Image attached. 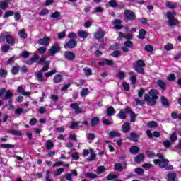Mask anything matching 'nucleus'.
<instances>
[{
    "label": "nucleus",
    "mask_w": 181,
    "mask_h": 181,
    "mask_svg": "<svg viewBox=\"0 0 181 181\" xmlns=\"http://www.w3.org/2000/svg\"><path fill=\"white\" fill-rule=\"evenodd\" d=\"M159 91L156 89H151L148 91V94L146 93L144 95V100L147 103V105L153 107L156 105V103L159 97L158 96Z\"/></svg>",
    "instance_id": "f257e3e1"
},
{
    "label": "nucleus",
    "mask_w": 181,
    "mask_h": 181,
    "mask_svg": "<svg viewBox=\"0 0 181 181\" xmlns=\"http://www.w3.org/2000/svg\"><path fill=\"white\" fill-rule=\"evenodd\" d=\"M176 15H177L176 12H166L165 16L167 19H168V26H170V28H172L173 26H176L177 25H179V23H180V21L175 18Z\"/></svg>",
    "instance_id": "f03ea898"
},
{
    "label": "nucleus",
    "mask_w": 181,
    "mask_h": 181,
    "mask_svg": "<svg viewBox=\"0 0 181 181\" xmlns=\"http://www.w3.org/2000/svg\"><path fill=\"white\" fill-rule=\"evenodd\" d=\"M4 95L3 100L8 101V100H11L13 97V93L11 90H6L5 88H0V98H2Z\"/></svg>",
    "instance_id": "7ed1b4c3"
},
{
    "label": "nucleus",
    "mask_w": 181,
    "mask_h": 181,
    "mask_svg": "<svg viewBox=\"0 0 181 181\" xmlns=\"http://www.w3.org/2000/svg\"><path fill=\"white\" fill-rule=\"evenodd\" d=\"M136 19V15L132 10H125L124 11V22L128 23L129 21H135Z\"/></svg>",
    "instance_id": "20e7f679"
},
{
    "label": "nucleus",
    "mask_w": 181,
    "mask_h": 181,
    "mask_svg": "<svg viewBox=\"0 0 181 181\" xmlns=\"http://www.w3.org/2000/svg\"><path fill=\"white\" fill-rule=\"evenodd\" d=\"M169 165V160L166 158L160 159L159 168L161 169H163V168H165V170H173V166L172 165Z\"/></svg>",
    "instance_id": "39448f33"
},
{
    "label": "nucleus",
    "mask_w": 181,
    "mask_h": 181,
    "mask_svg": "<svg viewBox=\"0 0 181 181\" xmlns=\"http://www.w3.org/2000/svg\"><path fill=\"white\" fill-rule=\"evenodd\" d=\"M60 50V45L58 43H54L52 47L49 49V54L51 56H54V54H57Z\"/></svg>",
    "instance_id": "423d86ee"
},
{
    "label": "nucleus",
    "mask_w": 181,
    "mask_h": 181,
    "mask_svg": "<svg viewBox=\"0 0 181 181\" xmlns=\"http://www.w3.org/2000/svg\"><path fill=\"white\" fill-rule=\"evenodd\" d=\"M51 40L50 37L45 36L43 38H40L38 40V45L47 47L50 44Z\"/></svg>",
    "instance_id": "0eeeda50"
},
{
    "label": "nucleus",
    "mask_w": 181,
    "mask_h": 181,
    "mask_svg": "<svg viewBox=\"0 0 181 181\" xmlns=\"http://www.w3.org/2000/svg\"><path fill=\"white\" fill-rule=\"evenodd\" d=\"M106 34L107 33L104 30L100 29L94 33V37L96 39V40H100L103 39Z\"/></svg>",
    "instance_id": "6e6552de"
},
{
    "label": "nucleus",
    "mask_w": 181,
    "mask_h": 181,
    "mask_svg": "<svg viewBox=\"0 0 181 181\" xmlns=\"http://www.w3.org/2000/svg\"><path fill=\"white\" fill-rule=\"evenodd\" d=\"M64 56L65 59H66V60H69V62H73V60H74V59H76V54H74V52H71L70 51H66L64 53Z\"/></svg>",
    "instance_id": "1a4fd4ad"
},
{
    "label": "nucleus",
    "mask_w": 181,
    "mask_h": 181,
    "mask_svg": "<svg viewBox=\"0 0 181 181\" xmlns=\"http://www.w3.org/2000/svg\"><path fill=\"white\" fill-rule=\"evenodd\" d=\"M122 21L121 19H115L112 22V24L115 26V29H117V30H121V29H124V25H122Z\"/></svg>",
    "instance_id": "9d476101"
},
{
    "label": "nucleus",
    "mask_w": 181,
    "mask_h": 181,
    "mask_svg": "<svg viewBox=\"0 0 181 181\" xmlns=\"http://www.w3.org/2000/svg\"><path fill=\"white\" fill-rule=\"evenodd\" d=\"M123 163H124V166L122 167L121 163H116L115 164V170H117V172H122V170H124V169H127V166H128V164L127 163V161H124Z\"/></svg>",
    "instance_id": "9b49d317"
},
{
    "label": "nucleus",
    "mask_w": 181,
    "mask_h": 181,
    "mask_svg": "<svg viewBox=\"0 0 181 181\" xmlns=\"http://www.w3.org/2000/svg\"><path fill=\"white\" fill-rule=\"evenodd\" d=\"M77 47V41L76 40H70L65 45V49H74Z\"/></svg>",
    "instance_id": "f8f14e48"
},
{
    "label": "nucleus",
    "mask_w": 181,
    "mask_h": 181,
    "mask_svg": "<svg viewBox=\"0 0 181 181\" xmlns=\"http://www.w3.org/2000/svg\"><path fill=\"white\" fill-rule=\"evenodd\" d=\"M70 107L75 110L76 114H81L83 109L80 108V105L77 103H71Z\"/></svg>",
    "instance_id": "ddd939ff"
},
{
    "label": "nucleus",
    "mask_w": 181,
    "mask_h": 181,
    "mask_svg": "<svg viewBox=\"0 0 181 181\" xmlns=\"http://www.w3.org/2000/svg\"><path fill=\"white\" fill-rule=\"evenodd\" d=\"M144 159H145V154L139 153L134 158V162L136 163H141V162H144Z\"/></svg>",
    "instance_id": "4468645a"
},
{
    "label": "nucleus",
    "mask_w": 181,
    "mask_h": 181,
    "mask_svg": "<svg viewBox=\"0 0 181 181\" xmlns=\"http://www.w3.org/2000/svg\"><path fill=\"white\" fill-rule=\"evenodd\" d=\"M39 60V55L37 54H34L30 59H29L27 62V64H28L29 66L33 64V63H36V62H37Z\"/></svg>",
    "instance_id": "2eb2a0df"
},
{
    "label": "nucleus",
    "mask_w": 181,
    "mask_h": 181,
    "mask_svg": "<svg viewBox=\"0 0 181 181\" xmlns=\"http://www.w3.org/2000/svg\"><path fill=\"white\" fill-rule=\"evenodd\" d=\"M6 42L8 45L13 46V45H15V38H13V35H7L6 38Z\"/></svg>",
    "instance_id": "dca6fc26"
},
{
    "label": "nucleus",
    "mask_w": 181,
    "mask_h": 181,
    "mask_svg": "<svg viewBox=\"0 0 181 181\" xmlns=\"http://www.w3.org/2000/svg\"><path fill=\"white\" fill-rule=\"evenodd\" d=\"M53 81L55 84H59V83H62V81H63V76H62V74H60L55 75L53 78Z\"/></svg>",
    "instance_id": "f3484780"
},
{
    "label": "nucleus",
    "mask_w": 181,
    "mask_h": 181,
    "mask_svg": "<svg viewBox=\"0 0 181 181\" xmlns=\"http://www.w3.org/2000/svg\"><path fill=\"white\" fill-rule=\"evenodd\" d=\"M160 101L163 107H168L170 105V103H169V100L165 96L160 97Z\"/></svg>",
    "instance_id": "a211bd4d"
},
{
    "label": "nucleus",
    "mask_w": 181,
    "mask_h": 181,
    "mask_svg": "<svg viewBox=\"0 0 181 181\" xmlns=\"http://www.w3.org/2000/svg\"><path fill=\"white\" fill-rule=\"evenodd\" d=\"M90 127H97L100 124V118L94 117L90 119Z\"/></svg>",
    "instance_id": "6ab92c4d"
},
{
    "label": "nucleus",
    "mask_w": 181,
    "mask_h": 181,
    "mask_svg": "<svg viewBox=\"0 0 181 181\" xmlns=\"http://www.w3.org/2000/svg\"><path fill=\"white\" fill-rule=\"evenodd\" d=\"M122 129L124 134H127V132H129V131H131V126H129V123H124L123 125L122 126Z\"/></svg>",
    "instance_id": "aec40b11"
},
{
    "label": "nucleus",
    "mask_w": 181,
    "mask_h": 181,
    "mask_svg": "<svg viewBox=\"0 0 181 181\" xmlns=\"http://www.w3.org/2000/svg\"><path fill=\"white\" fill-rule=\"evenodd\" d=\"M157 85L160 88H161L163 90H166V83L163 81L162 79H159L157 81Z\"/></svg>",
    "instance_id": "412c9836"
},
{
    "label": "nucleus",
    "mask_w": 181,
    "mask_h": 181,
    "mask_svg": "<svg viewBox=\"0 0 181 181\" xmlns=\"http://www.w3.org/2000/svg\"><path fill=\"white\" fill-rule=\"evenodd\" d=\"M146 36V30L145 29H140L139 31V35L137 36L138 39L144 40Z\"/></svg>",
    "instance_id": "4be33fe9"
},
{
    "label": "nucleus",
    "mask_w": 181,
    "mask_h": 181,
    "mask_svg": "<svg viewBox=\"0 0 181 181\" xmlns=\"http://www.w3.org/2000/svg\"><path fill=\"white\" fill-rule=\"evenodd\" d=\"M129 152H131L132 155H136V153H139V147L132 146L129 148Z\"/></svg>",
    "instance_id": "5701e85b"
},
{
    "label": "nucleus",
    "mask_w": 181,
    "mask_h": 181,
    "mask_svg": "<svg viewBox=\"0 0 181 181\" xmlns=\"http://www.w3.org/2000/svg\"><path fill=\"white\" fill-rule=\"evenodd\" d=\"M45 146L47 150L53 149V148H54V144L53 143V140H47L45 144Z\"/></svg>",
    "instance_id": "b1692460"
},
{
    "label": "nucleus",
    "mask_w": 181,
    "mask_h": 181,
    "mask_svg": "<svg viewBox=\"0 0 181 181\" xmlns=\"http://www.w3.org/2000/svg\"><path fill=\"white\" fill-rule=\"evenodd\" d=\"M139 138V136H138V134H136L135 132H132L130 133V137L129 139H130V141H133V142H136Z\"/></svg>",
    "instance_id": "393cba45"
},
{
    "label": "nucleus",
    "mask_w": 181,
    "mask_h": 181,
    "mask_svg": "<svg viewBox=\"0 0 181 181\" xmlns=\"http://www.w3.org/2000/svg\"><path fill=\"white\" fill-rule=\"evenodd\" d=\"M107 114L108 117H112L115 114V109H114V107L110 106L107 109Z\"/></svg>",
    "instance_id": "a878e982"
},
{
    "label": "nucleus",
    "mask_w": 181,
    "mask_h": 181,
    "mask_svg": "<svg viewBox=\"0 0 181 181\" xmlns=\"http://www.w3.org/2000/svg\"><path fill=\"white\" fill-rule=\"evenodd\" d=\"M134 71H136L139 74H145V69L142 66H136L134 67Z\"/></svg>",
    "instance_id": "bb28decb"
},
{
    "label": "nucleus",
    "mask_w": 181,
    "mask_h": 181,
    "mask_svg": "<svg viewBox=\"0 0 181 181\" xmlns=\"http://www.w3.org/2000/svg\"><path fill=\"white\" fill-rule=\"evenodd\" d=\"M8 134L15 135L16 136H22V132H19L18 130L10 129L8 130Z\"/></svg>",
    "instance_id": "cd10ccee"
},
{
    "label": "nucleus",
    "mask_w": 181,
    "mask_h": 181,
    "mask_svg": "<svg viewBox=\"0 0 181 181\" xmlns=\"http://www.w3.org/2000/svg\"><path fill=\"white\" fill-rule=\"evenodd\" d=\"M177 175L175 173H170L167 175V177L168 179V181H173L176 180Z\"/></svg>",
    "instance_id": "c85d7f7f"
},
{
    "label": "nucleus",
    "mask_w": 181,
    "mask_h": 181,
    "mask_svg": "<svg viewBox=\"0 0 181 181\" xmlns=\"http://www.w3.org/2000/svg\"><path fill=\"white\" fill-rule=\"evenodd\" d=\"M78 35L81 39H86V37H87V36H88V33H87V31L80 30L78 32Z\"/></svg>",
    "instance_id": "c756f323"
},
{
    "label": "nucleus",
    "mask_w": 181,
    "mask_h": 181,
    "mask_svg": "<svg viewBox=\"0 0 181 181\" xmlns=\"http://www.w3.org/2000/svg\"><path fill=\"white\" fill-rule=\"evenodd\" d=\"M47 64H43L42 68L38 71L41 73H45V71H47L50 68V63L46 62Z\"/></svg>",
    "instance_id": "7c9ffc66"
},
{
    "label": "nucleus",
    "mask_w": 181,
    "mask_h": 181,
    "mask_svg": "<svg viewBox=\"0 0 181 181\" xmlns=\"http://www.w3.org/2000/svg\"><path fill=\"white\" fill-rule=\"evenodd\" d=\"M90 152H92L90 153V156L87 158L88 162H93V160H95V158H97V154L95 153H93V149H90Z\"/></svg>",
    "instance_id": "2f4dec72"
},
{
    "label": "nucleus",
    "mask_w": 181,
    "mask_h": 181,
    "mask_svg": "<svg viewBox=\"0 0 181 181\" xmlns=\"http://www.w3.org/2000/svg\"><path fill=\"white\" fill-rule=\"evenodd\" d=\"M165 6L170 9H176L177 8V5L173 4L172 1H166Z\"/></svg>",
    "instance_id": "473e14b6"
},
{
    "label": "nucleus",
    "mask_w": 181,
    "mask_h": 181,
    "mask_svg": "<svg viewBox=\"0 0 181 181\" xmlns=\"http://www.w3.org/2000/svg\"><path fill=\"white\" fill-rule=\"evenodd\" d=\"M0 8L3 9V11H5L7 8H9V5L8 4V1H1L0 2Z\"/></svg>",
    "instance_id": "72a5a7b5"
},
{
    "label": "nucleus",
    "mask_w": 181,
    "mask_h": 181,
    "mask_svg": "<svg viewBox=\"0 0 181 181\" xmlns=\"http://www.w3.org/2000/svg\"><path fill=\"white\" fill-rule=\"evenodd\" d=\"M18 35L21 39H26L28 34L25 32V29L20 30Z\"/></svg>",
    "instance_id": "f704fd0d"
},
{
    "label": "nucleus",
    "mask_w": 181,
    "mask_h": 181,
    "mask_svg": "<svg viewBox=\"0 0 181 181\" xmlns=\"http://www.w3.org/2000/svg\"><path fill=\"white\" fill-rule=\"evenodd\" d=\"M13 15H15V11H11V10L7 11L4 13V19H6V18H9V17H11V16H13Z\"/></svg>",
    "instance_id": "c9c22d12"
},
{
    "label": "nucleus",
    "mask_w": 181,
    "mask_h": 181,
    "mask_svg": "<svg viewBox=\"0 0 181 181\" xmlns=\"http://www.w3.org/2000/svg\"><path fill=\"white\" fill-rule=\"evenodd\" d=\"M37 79L38 80V81H40V83H43V81H45V76H43L42 72H40V71L37 72Z\"/></svg>",
    "instance_id": "e433bc0d"
},
{
    "label": "nucleus",
    "mask_w": 181,
    "mask_h": 181,
    "mask_svg": "<svg viewBox=\"0 0 181 181\" xmlns=\"http://www.w3.org/2000/svg\"><path fill=\"white\" fill-rule=\"evenodd\" d=\"M1 147L4 148V149H12L15 148V145L9 144H1Z\"/></svg>",
    "instance_id": "4c0bfd02"
},
{
    "label": "nucleus",
    "mask_w": 181,
    "mask_h": 181,
    "mask_svg": "<svg viewBox=\"0 0 181 181\" xmlns=\"http://www.w3.org/2000/svg\"><path fill=\"white\" fill-rule=\"evenodd\" d=\"M108 5L111 8H118V3L115 0H110L108 1Z\"/></svg>",
    "instance_id": "58836bf2"
},
{
    "label": "nucleus",
    "mask_w": 181,
    "mask_h": 181,
    "mask_svg": "<svg viewBox=\"0 0 181 181\" xmlns=\"http://www.w3.org/2000/svg\"><path fill=\"white\" fill-rule=\"evenodd\" d=\"M85 177H88L89 179H97V177H98V175L95 173H87L86 174H85Z\"/></svg>",
    "instance_id": "ea45409f"
},
{
    "label": "nucleus",
    "mask_w": 181,
    "mask_h": 181,
    "mask_svg": "<svg viewBox=\"0 0 181 181\" xmlns=\"http://www.w3.org/2000/svg\"><path fill=\"white\" fill-rule=\"evenodd\" d=\"M147 126L148 128H157L158 127V122L155 121H150L148 124Z\"/></svg>",
    "instance_id": "a19ab883"
},
{
    "label": "nucleus",
    "mask_w": 181,
    "mask_h": 181,
    "mask_svg": "<svg viewBox=\"0 0 181 181\" xmlns=\"http://www.w3.org/2000/svg\"><path fill=\"white\" fill-rule=\"evenodd\" d=\"M19 69H20L19 66H13L11 70V73H12L13 75H16L18 74V73H19Z\"/></svg>",
    "instance_id": "79ce46f5"
},
{
    "label": "nucleus",
    "mask_w": 181,
    "mask_h": 181,
    "mask_svg": "<svg viewBox=\"0 0 181 181\" xmlns=\"http://www.w3.org/2000/svg\"><path fill=\"white\" fill-rule=\"evenodd\" d=\"M57 71L56 70V69H54L45 73V77H47V78L50 77L51 76H53V74H56Z\"/></svg>",
    "instance_id": "37998d69"
},
{
    "label": "nucleus",
    "mask_w": 181,
    "mask_h": 181,
    "mask_svg": "<svg viewBox=\"0 0 181 181\" xmlns=\"http://www.w3.org/2000/svg\"><path fill=\"white\" fill-rule=\"evenodd\" d=\"M116 76L120 80H124V78H125V72L122 71H119Z\"/></svg>",
    "instance_id": "c03bdc74"
},
{
    "label": "nucleus",
    "mask_w": 181,
    "mask_h": 181,
    "mask_svg": "<svg viewBox=\"0 0 181 181\" xmlns=\"http://www.w3.org/2000/svg\"><path fill=\"white\" fill-rule=\"evenodd\" d=\"M164 50H167V52H170V50H173V44L168 43L164 46Z\"/></svg>",
    "instance_id": "a18cd8bd"
},
{
    "label": "nucleus",
    "mask_w": 181,
    "mask_h": 181,
    "mask_svg": "<svg viewBox=\"0 0 181 181\" xmlns=\"http://www.w3.org/2000/svg\"><path fill=\"white\" fill-rule=\"evenodd\" d=\"M136 66L138 67H145V66H146V64H145V62L144 60L139 59L136 61Z\"/></svg>",
    "instance_id": "49530a36"
},
{
    "label": "nucleus",
    "mask_w": 181,
    "mask_h": 181,
    "mask_svg": "<svg viewBox=\"0 0 181 181\" xmlns=\"http://www.w3.org/2000/svg\"><path fill=\"white\" fill-rule=\"evenodd\" d=\"M9 49H11L10 45H4L1 47V51L4 53H8V52H9Z\"/></svg>",
    "instance_id": "de8ad7c7"
},
{
    "label": "nucleus",
    "mask_w": 181,
    "mask_h": 181,
    "mask_svg": "<svg viewBox=\"0 0 181 181\" xmlns=\"http://www.w3.org/2000/svg\"><path fill=\"white\" fill-rule=\"evenodd\" d=\"M64 172V168H60L54 173V176H60Z\"/></svg>",
    "instance_id": "09e8293b"
},
{
    "label": "nucleus",
    "mask_w": 181,
    "mask_h": 181,
    "mask_svg": "<svg viewBox=\"0 0 181 181\" xmlns=\"http://www.w3.org/2000/svg\"><path fill=\"white\" fill-rule=\"evenodd\" d=\"M88 95V88H83L81 91V97H87Z\"/></svg>",
    "instance_id": "8fccbe9b"
},
{
    "label": "nucleus",
    "mask_w": 181,
    "mask_h": 181,
    "mask_svg": "<svg viewBox=\"0 0 181 181\" xmlns=\"http://www.w3.org/2000/svg\"><path fill=\"white\" fill-rule=\"evenodd\" d=\"M83 71L86 74V76H92L93 75V71H91V69L88 67H85L83 69Z\"/></svg>",
    "instance_id": "3c124183"
},
{
    "label": "nucleus",
    "mask_w": 181,
    "mask_h": 181,
    "mask_svg": "<svg viewBox=\"0 0 181 181\" xmlns=\"http://www.w3.org/2000/svg\"><path fill=\"white\" fill-rule=\"evenodd\" d=\"M118 177V175H115V174H109L106 179L107 181H110V180H114L115 179H117Z\"/></svg>",
    "instance_id": "603ef678"
},
{
    "label": "nucleus",
    "mask_w": 181,
    "mask_h": 181,
    "mask_svg": "<svg viewBox=\"0 0 181 181\" xmlns=\"http://www.w3.org/2000/svg\"><path fill=\"white\" fill-rule=\"evenodd\" d=\"M117 117L120 119H127V115L125 114V112H124V111H119V114H117Z\"/></svg>",
    "instance_id": "864d4df0"
},
{
    "label": "nucleus",
    "mask_w": 181,
    "mask_h": 181,
    "mask_svg": "<svg viewBox=\"0 0 181 181\" xmlns=\"http://www.w3.org/2000/svg\"><path fill=\"white\" fill-rule=\"evenodd\" d=\"M146 155L148 156V158H154V156H156V154L151 150H147L146 151Z\"/></svg>",
    "instance_id": "5fc2aeb1"
},
{
    "label": "nucleus",
    "mask_w": 181,
    "mask_h": 181,
    "mask_svg": "<svg viewBox=\"0 0 181 181\" xmlns=\"http://www.w3.org/2000/svg\"><path fill=\"white\" fill-rule=\"evenodd\" d=\"M170 142H175L177 141V134L176 133H173L170 136Z\"/></svg>",
    "instance_id": "6e6d98bb"
},
{
    "label": "nucleus",
    "mask_w": 181,
    "mask_h": 181,
    "mask_svg": "<svg viewBox=\"0 0 181 181\" xmlns=\"http://www.w3.org/2000/svg\"><path fill=\"white\" fill-rule=\"evenodd\" d=\"M144 50L148 53H151V52H153V46L151 45H146L144 47Z\"/></svg>",
    "instance_id": "4d7b16f0"
},
{
    "label": "nucleus",
    "mask_w": 181,
    "mask_h": 181,
    "mask_svg": "<svg viewBox=\"0 0 181 181\" xmlns=\"http://www.w3.org/2000/svg\"><path fill=\"white\" fill-rule=\"evenodd\" d=\"M122 86L124 90V91H129L131 90V87L129 86V83L127 82H123L122 83Z\"/></svg>",
    "instance_id": "13d9d810"
},
{
    "label": "nucleus",
    "mask_w": 181,
    "mask_h": 181,
    "mask_svg": "<svg viewBox=\"0 0 181 181\" xmlns=\"http://www.w3.org/2000/svg\"><path fill=\"white\" fill-rule=\"evenodd\" d=\"M78 127V122H71L69 127L70 129H77Z\"/></svg>",
    "instance_id": "bf43d9fd"
},
{
    "label": "nucleus",
    "mask_w": 181,
    "mask_h": 181,
    "mask_svg": "<svg viewBox=\"0 0 181 181\" xmlns=\"http://www.w3.org/2000/svg\"><path fill=\"white\" fill-rule=\"evenodd\" d=\"M167 80L168 81H175L176 80V75L175 74H170Z\"/></svg>",
    "instance_id": "052dcab7"
},
{
    "label": "nucleus",
    "mask_w": 181,
    "mask_h": 181,
    "mask_svg": "<svg viewBox=\"0 0 181 181\" xmlns=\"http://www.w3.org/2000/svg\"><path fill=\"white\" fill-rule=\"evenodd\" d=\"M8 35H6L4 33H2L0 34V43H4L5 40H6V36Z\"/></svg>",
    "instance_id": "680f3d73"
},
{
    "label": "nucleus",
    "mask_w": 181,
    "mask_h": 181,
    "mask_svg": "<svg viewBox=\"0 0 181 181\" xmlns=\"http://www.w3.org/2000/svg\"><path fill=\"white\" fill-rule=\"evenodd\" d=\"M110 50H118V49H119V44L115 43L114 45H111L110 46Z\"/></svg>",
    "instance_id": "e2e57ef3"
},
{
    "label": "nucleus",
    "mask_w": 181,
    "mask_h": 181,
    "mask_svg": "<svg viewBox=\"0 0 181 181\" xmlns=\"http://www.w3.org/2000/svg\"><path fill=\"white\" fill-rule=\"evenodd\" d=\"M109 135H110V136H112V138H115L117 136H121V134H119V132H115L114 131L110 132Z\"/></svg>",
    "instance_id": "0e129e2a"
},
{
    "label": "nucleus",
    "mask_w": 181,
    "mask_h": 181,
    "mask_svg": "<svg viewBox=\"0 0 181 181\" xmlns=\"http://www.w3.org/2000/svg\"><path fill=\"white\" fill-rule=\"evenodd\" d=\"M136 119V115H135V112L132 111L130 113V122H135Z\"/></svg>",
    "instance_id": "69168bd1"
},
{
    "label": "nucleus",
    "mask_w": 181,
    "mask_h": 181,
    "mask_svg": "<svg viewBox=\"0 0 181 181\" xmlns=\"http://www.w3.org/2000/svg\"><path fill=\"white\" fill-rule=\"evenodd\" d=\"M111 56H112V57H119V56H121V51H119V50L114 51L111 54Z\"/></svg>",
    "instance_id": "338daca9"
},
{
    "label": "nucleus",
    "mask_w": 181,
    "mask_h": 181,
    "mask_svg": "<svg viewBox=\"0 0 181 181\" xmlns=\"http://www.w3.org/2000/svg\"><path fill=\"white\" fill-rule=\"evenodd\" d=\"M135 173L137 175H144V169L141 168H137L134 170Z\"/></svg>",
    "instance_id": "774afa93"
}]
</instances>
